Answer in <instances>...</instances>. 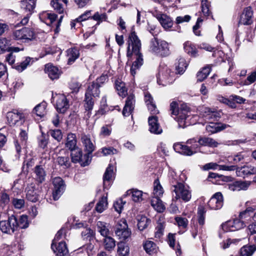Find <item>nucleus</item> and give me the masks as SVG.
I'll list each match as a JSON object with an SVG mask.
<instances>
[{
    "mask_svg": "<svg viewBox=\"0 0 256 256\" xmlns=\"http://www.w3.org/2000/svg\"><path fill=\"white\" fill-rule=\"evenodd\" d=\"M127 44V56H134V61L130 68V72L134 76L136 70L144 64L143 56L140 52L141 42L134 32H132L129 35Z\"/></svg>",
    "mask_w": 256,
    "mask_h": 256,
    "instance_id": "1",
    "label": "nucleus"
},
{
    "mask_svg": "<svg viewBox=\"0 0 256 256\" xmlns=\"http://www.w3.org/2000/svg\"><path fill=\"white\" fill-rule=\"evenodd\" d=\"M172 114L176 116L174 118L178 122L179 128H184L190 124L188 118L190 116V112L186 106H182L178 109V104L176 102H172L170 104Z\"/></svg>",
    "mask_w": 256,
    "mask_h": 256,
    "instance_id": "2",
    "label": "nucleus"
},
{
    "mask_svg": "<svg viewBox=\"0 0 256 256\" xmlns=\"http://www.w3.org/2000/svg\"><path fill=\"white\" fill-rule=\"evenodd\" d=\"M170 44L164 40H158L154 38L150 42V51L162 57H166L170 54Z\"/></svg>",
    "mask_w": 256,
    "mask_h": 256,
    "instance_id": "3",
    "label": "nucleus"
},
{
    "mask_svg": "<svg viewBox=\"0 0 256 256\" xmlns=\"http://www.w3.org/2000/svg\"><path fill=\"white\" fill-rule=\"evenodd\" d=\"M176 73L164 64H161L159 68V72L157 76V82L158 84L163 86L172 84L175 80Z\"/></svg>",
    "mask_w": 256,
    "mask_h": 256,
    "instance_id": "4",
    "label": "nucleus"
},
{
    "mask_svg": "<svg viewBox=\"0 0 256 256\" xmlns=\"http://www.w3.org/2000/svg\"><path fill=\"white\" fill-rule=\"evenodd\" d=\"M173 191L176 194L174 198L176 200L182 198L185 202H188L192 197L191 192L188 185L182 182H178L173 186Z\"/></svg>",
    "mask_w": 256,
    "mask_h": 256,
    "instance_id": "5",
    "label": "nucleus"
},
{
    "mask_svg": "<svg viewBox=\"0 0 256 256\" xmlns=\"http://www.w3.org/2000/svg\"><path fill=\"white\" fill-rule=\"evenodd\" d=\"M115 234L122 240H125L130 236L131 232L128 228L126 220L122 219L118 222L115 228Z\"/></svg>",
    "mask_w": 256,
    "mask_h": 256,
    "instance_id": "6",
    "label": "nucleus"
},
{
    "mask_svg": "<svg viewBox=\"0 0 256 256\" xmlns=\"http://www.w3.org/2000/svg\"><path fill=\"white\" fill-rule=\"evenodd\" d=\"M52 184L54 185L52 197L54 200H56L64 192L66 185L63 180L60 177L54 178L53 179Z\"/></svg>",
    "mask_w": 256,
    "mask_h": 256,
    "instance_id": "7",
    "label": "nucleus"
},
{
    "mask_svg": "<svg viewBox=\"0 0 256 256\" xmlns=\"http://www.w3.org/2000/svg\"><path fill=\"white\" fill-rule=\"evenodd\" d=\"M246 226V222L240 219L229 220L222 225L224 232H234L243 228Z\"/></svg>",
    "mask_w": 256,
    "mask_h": 256,
    "instance_id": "8",
    "label": "nucleus"
},
{
    "mask_svg": "<svg viewBox=\"0 0 256 256\" xmlns=\"http://www.w3.org/2000/svg\"><path fill=\"white\" fill-rule=\"evenodd\" d=\"M16 224V216H12L8 221H1L0 222V229L4 233L12 234L15 230V224Z\"/></svg>",
    "mask_w": 256,
    "mask_h": 256,
    "instance_id": "9",
    "label": "nucleus"
},
{
    "mask_svg": "<svg viewBox=\"0 0 256 256\" xmlns=\"http://www.w3.org/2000/svg\"><path fill=\"white\" fill-rule=\"evenodd\" d=\"M208 206L210 210H218L221 208L223 206V196L220 192L216 193L209 200Z\"/></svg>",
    "mask_w": 256,
    "mask_h": 256,
    "instance_id": "10",
    "label": "nucleus"
},
{
    "mask_svg": "<svg viewBox=\"0 0 256 256\" xmlns=\"http://www.w3.org/2000/svg\"><path fill=\"white\" fill-rule=\"evenodd\" d=\"M34 38V32L28 28H23L17 30V40L28 42Z\"/></svg>",
    "mask_w": 256,
    "mask_h": 256,
    "instance_id": "11",
    "label": "nucleus"
},
{
    "mask_svg": "<svg viewBox=\"0 0 256 256\" xmlns=\"http://www.w3.org/2000/svg\"><path fill=\"white\" fill-rule=\"evenodd\" d=\"M254 20V13L252 8H246L240 16V23L244 25L251 24Z\"/></svg>",
    "mask_w": 256,
    "mask_h": 256,
    "instance_id": "12",
    "label": "nucleus"
},
{
    "mask_svg": "<svg viewBox=\"0 0 256 256\" xmlns=\"http://www.w3.org/2000/svg\"><path fill=\"white\" fill-rule=\"evenodd\" d=\"M135 102L134 96V94L129 95L126 98L122 110V114L124 116H128L132 114L135 106Z\"/></svg>",
    "mask_w": 256,
    "mask_h": 256,
    "instance_id": "13",
    "label": "nucleus"
},
{
    "mask_svg": "<svg viewBox=\"0 0 256 256\" xmlns=\"http://www.w3.org/2000/svg\"><path fill=\"white\" fill-rule=\"evenodd\" d=\"M256 174V168L251 165H244L238 167L236 174L238 176L244 178L248 175Z\"/></svg>",
    "mask_w": 256,
    "mask_h": 256,
    "instance_id": "14",
    "label": "nucleus"
},
{
    "mask_svg": "<svg viewBox=\"0 0 256 256\" xmlns=\"http://www.w3.org/2000/svg\"><path fill=\"white\" fill-rule=\"evenodd\" d=\"M38 190L34 184L32 183L26 188V198L28 200L35 202L38 200Z\"/></svg>",
    "mask_w": 256,
    "mask_h": 256,
    "instance_id": "15",
    "label": "nucleus"
},
{
    "mask_svg": "<svg viewBox=\"0 0 256 256\" xmlns=\"http://www.w3.org/2000/svg\"><path fill=\"white\" fill-rule=\"evenodd\" d=\"M230 127V126L229 124H225L210 122L206 125V128L208 132L212 134L220 132Z\"/></svg>",
    "mask_w": 256,
    "mask_h": 256,
    "instance_id": "16",
    "label": "nucleus"
},
{
    "mask_svg": "<svg viewBox=\"0 0 256 256\" xmlns=\"http://www.w3.org/2000/svg\"><path fill=\"white\" fill-rule=\"evenodd\" d=\"M251 184L250 181H236L233 183L228 184V188L229 190L234 192L241 190H246Z\"/></svg>",
    "mask_w": 256,
    "mask_h": 256,
    "instance_id": "17",
    "label": "nucleus"
},
{
    "mask_svg": "<svg viewBox=\"0 0 256 256\" xmlns=\"http://www.w3.org/2000/svg\"><path fill=\"white\" fill-rule=\"evenodd\" d=\"M148 122L149 125V130L150 132L157 134H160L162 132V130L158 122L157 116H150Z\"/></svg>",
    "mask_w": 256,
    "mask_h": 256,
    "instance_id": "18",
    "label": "nucleus"
},
{
    "mask_svg": "<svg viewBox=\"0 0 256 256\" xmlns=\"http://www.w3.org/2000/svg\"><path fill=\"white\" fill-rule=\"evenodd\" d=\"M114 167L110 164L106 168L103 176V183L104 189H108L110 185L112 176H114Z\"/></svg>",
    "mask_w": 256,
    "mask_h": 256,
    "instance_id": "19",
    "label": "nucleus"
},
{
    "mask_svg": "<svg viewBox=\"0 0 256 256\" xmlns=\"http://www.w3.org/2000/svg\"><path fill=\"white\" fill-rule=\"evenodd\" d=\"M155 16L164 29L168 30L172 27L173 21L167 15L162 13H158L155 15Z\"/></svg>",
    "mask_w": 256,
    "mask_h": 256,
    "instance_id": "20",
    "label": "nucleus"
},
{
    "mask_svg": "<svg viewBox=\"0 0 256 256\" xmlns=\"http://www.w3.org/2000/svg\"><path fill=\"white\" fill-rule=\"evenodd\" d=\"M68 106V102L66 97L64 95H60L58 97L56 104L57 110L61 113H64Z\"/></svg>",
    "mask_w": 256,
    "mask_h": 256,
    "instance_id": "21",
    "label": "nucleus"
},
{
    "mask_svg": "<svg viewBox=\"0 0 256 256\" xmlns=\"http://www.w3.org/2000/svg\"><path fill=\"white\" fill-rule=\"evenodd\" d=\"M81 141L88 154H90L94 151L95 146L92 142L90 136L82 133L81 134Z\"/></svg>",
    "mask_w": 256,
    "mask_h": 256,
    "instance_id": "22",
    "label": "nucleus"
},
{
    "mask_svg": "<svg viewBox=\"0 0 256 256\" xmlns=\"http://www.w3.org/2000/svg\"><path fill=\"white\" fill-rule=\"evenodd\" d=\"M127 194L131 195L132 200L134 202H140L146 198V193L138 189H132L127 191Z\"/></svg>",
    "mask_w": 256,
    "mask_h": 256,
    "instance_id": "23",
    "label": "nucleus"
},
{
    "mask_svg": "<svg viewBox=\"0 0 256 256\" xmlns=\"http://www.w3.org/2000/svg\"><path fill=\"white\" fill-rule=\"evenodd\" d=\"M100 86L98 83H95L94 82L90 84L86 90L85 95L89 96H92V98L98 97L100 90H99Z\"/></svg>",
    "mask_w": 256,
    "mask_h": 256,
    "instance_id": "24",
    "label": "nucleus"
},
{
    "mask_svg": "<svg viewBox=\"0 0 256 256\" xmlns=\"http://www.w3.org/2000/svg\"><path fill=\"white\" fill-rule=\"evenodd\" d=\"M45 72L52 80L59 78L60 73L58 68L52 64H48L46 65Z\"/></svg>",
    "mask_w": 256,
    "mask_h": 256,
    "instance_id": "25",
    "label": "nucleus"
},
{
    "mask_svg": "<svg viewBox=\"0 0 256 256\" xmlns=\"http://www.w3.org/2000/svg\"><path fill=\"white\" fill-rule=\"evenodd\" d=\"M36 6V0H22L20 2V8L28 14H32Z\"/></svg>",
    "mask_w": 256,
    "mask_h": 256,
    "instance_id": "26",
    "label": "nucleus"
},
{
    "mask_svg": "<svg viewBox=\"0 0 256 256\" xmlns=\"http://www.w3.org/2000/svg\"><path fill=\"white\" fill-rule=\"evenodd\" d=\"M200 110L202 112L204 113V116L208 117V118H214V120H217L221 117L222 112H220L212 110L208 107L202 106Z\"/></svg>",
    "mask_w": 256,
    "mask_h": 256,
    "instance_id": "27",
    "label": "nucleus"
},
{
    "mask_svg": "<svg viewBox=\"0 0 256 256\" xmlns=\"http://www.w3.org/2000/svg\"><path fill=\"white\" fill-rule=\"evenodd\" d=\"M76 144L77 140L76 134L73 133L68 134L65 143L66 147L70 150H74L75 148H78Z\"/></svg>",
    "mask_w": 256,
    "mask_h": 256,
    "instance_id": "28",
    "label": "nucleus"
},
{
    "mask_svg": "<svg viewBox=\"0 0 256 256\" xmlns=\"http://www.w3.org/2000/svg\"><path fill=\"white\" fill-rule=\"evenodd\" d=\"M34 173L35 179L38 182L41 184L45 181L46 172L41 166H36L34 168Z\"/></svg>",
    "mask_w": 256,
    "mask_h": 256,
    "instance_id": "29",
    "label": "nucleus"
},
{
    "mask_svg": "<svg viewBox=\"0 0 256 256\" xmlns=\"http://www.w3.org/2000/svg\"><path fill=\"white\" fill-rule=\"evenodd\" d=\"M66 56L68 57V64H72L79 57V50L76 48H72L66 50Z\"/></svg>",
    "mask_w": 256,
    "mask_h": 256,
    "instance_id": "30",
    "label": "nucleus"
},
{
    "mask_svg": "<svg viewBox=\"0 0 256 256\" xmlns=\"http://www.w3.org/2000/svg\"><path fill=\"white\" fill-rule=\"evenodd\" d=\"M198 142L200 146L212 148H216L218 145V143L214 139L206 136L200 137L198 139Z\"/></svg>",
    "mask_w": 256,
    "mask_h": 256,
    "instance_id": "31",
    "label": "nucleus"
},
{
    "mask_svg": "<svg viewBox=\"0 0 256 256\" xmlns=\"http://www.w3.org/2000/svg\"><path fill=\"white\" fill-rule=\"evenodd\" d=\"M143 247L146 252L152 254L158 252V248L156 244L152 241L148 240L143 244Z\"/></svg>",
    "mask_w": 256,
    "mask_h": 256,
    "instance_id": "32",
    "label": "nucleus"
},
{
    "mask_svg": "<svg viewBox=\"0 0 256 256\" xmlns=\"http://www.w3.org/2000/svg\"><path fill=\"white\" fill-rule=\"evenodd\" d=\"M151 205L158 212H162L165 210V206L160 198L152 197L151 200Z\"/></svg>",
    "mask_w": 256,
    "mask_h": 256,
    "instance_id": "33",
    "label": "nucleus"
},
{
    "mask_svg": "<svg viewBox=\"0 0 256 256\" xmlns=\"http://www.w3.org/2000/svg\"><path fill=\"white\" fill-rule=\"evenodd\" d=\"M184 48L186 52L192 56H196L198 54V50L191 42L187 41L184 44Z\"/></svg>",
    "mask_w": 256,
    "mask_h": 256,
    "instance_id": "34",
    "label": "nucleus"
},
{
    "mask_svg": "<svg viewBox=\"0 0 256 256\" xmlns=\"http://www.w3.org/2000/svg\"><path fill=\"white\" fill-rule=\"evenodd\" d=\"M84 102V106L85 108L86 112H87L86 114L88 117L90 118L91 114V111L92 110L94 105V98L92 96H88L85 95Z\"/></svg>",
    "mask_w": 256,
    "mask_h": 256,
    "instance_id": "35",
    "label": "nucleus"
},
{
    "mask_svg": "<svg viewBox=\"0 0 256 256\" xmlns=\"http://www.w3.org/2000/svg\"><path fill=\"white\" fill-rule=\"evenodd\" d=\"M255 208L248 207L246 210L240 214V218L241 220H248L250 218L253 216L254 218H256V213L254 214Z\"/></svg>",
    "mask_w": 256,
    "mask_h": 256,
    "instance_id": "36",
    "label": "nucleus"
},
{
    "mask_svg": "<svg viewBox=\"0 0 256 256\" xmlns=\"http://www.w3.org/2000/svg\"><path fill=\"white\" fill-rule=\"evenodd\" d=\"M138 227L140 230H143L150 223L151 220L144 216H140L138 217Z\"/></svg>",
    "mask_w": 256,
    "mask_h": 256,
    "instance_id": "37",
    "label": "nucleus"
},
{
    "mask_svg": "<svg viewBox=\"0 0 256 256\" xmlns=\"http://www.w3.org/2000/svg\"><path fill=\"white\" fill-rule=\"evenodd\" d=\"M117 253L118 256H128L130 253V248L128 244L124 242L118 244Z\"/></svg>",
    "mask_w": 256,
    "mask_h": 256,
    "instance_id": "38",
    "label": "nucleus"
},
{
    "mask_svg": "<svg viewBox=\"0 0 256 256\" xmlns=\"http://www.w3.org/2000/svg\"><path fill=\"white\" fill-rule=\"evenodd\" d=\"M188 66V64L186 60L182 58H180L178 64L176 66V74H182L185 72Z\"/></svg>",
    "mask_w": 256,
    "mask_h": 256,
    "instance_id": "39",
    "label": "nucleus"
},
{
    "mask_svg": "<svg viewBox=\"0 0 256 256\" xmlns=\"http://www.w3.org/2000/svg\"><path fill=\"white\" fill-rule=\"evenodd\" d=\"M56 250L58 256H69L68 250L65 242H60Z\"/></svg>",
    "mask_w": 256,
    "mask_h": 256,
    "instance_id": "40",
    "label": "nucleus"
},
{
    "mask_svg": "<svg viewBox=\"0 0 256 256\" xmlns=\"http://www.w3.org/2000/svg\"><path fill=\"white\" fill-rule=\"evenodd\" d=\"M116 88L120 96L124 97L126 95L127 89L125 86V84L123 82L120 80H117L116 82Z\"/></svg>",
    "mask_w": 256,
    "mask_h": 256,
    "instance_id": "41",
    "label": "nucleus"
},
{
    "mask_svg": "<svg viewBox=\"0 0 256 256\" xmlns=\"http://www.w3.org/2000/svg\"><path fill=\"white\" fill-rule=\"evenodd\" d=\"M255 250L253 246H244L240 250V256H252Z\"/></svg>",
    "mask_w": 256,
    "mask_h": 256,
    "instance_id": "42",
    "label": "nucleus"
},
{
    "mask_svg": "<svg viewBox=\"0 0 256 256\" xmlns=\"http://www.w3.org/2000/svg\"><path fill=\"white\" fill-rule=\"evenodd\" d=\"M71 151L72 160L74 163L82 161V151L78 148Z\"/></svg>",
    "mask_w": 256,
    "mask_h": 256,
    "instance_id": "43",
    "label": "nucleus"
},
{
    "mask_svg": "<svg viewBox=\"0 0 256 256\" xmlns=\"http://www.w3.org/2000/svg\"><path fill=\"white\" fill-rule=\"evenodd\" d=\"M206 210L204 206H200L198 209V222L200 226L204 224Z\"/></svg>",
    "mask_w": 256,
    "mask_h": 256,
    "instance_id": "44",
    "label": "nucleus"
},
{
    "mask_svg": "<svg viewBox=\"0 0 256 256\" xmlns=\"http://www.w3.org/2000/svg\"><path fill=\"white\" fill-rule=\"evenodd\" d=\"M107 206V198L106 197L102 196L97 203L95 208L97 212L101 213L106 209Z\"/></svg>",
    "mask_w": 256,
    "mask_h": 256,
    "instance_id": "45",
    "label": "nucleus"
},
{
    "mask_svg": "<svg viewBox=\"0 0 256 256\" xmlns=\"http://www.w3.org/2000/svg\"><path fill=\"white\" fill-rule=\"evenodd\" d=\"M104 244L106 250L110 251L114 248L116 246L114 240L110 236H106L104 239Z\"/></svg>",
    "mask_w": 256,
    "mask_h": 256,
    "instance_id": "46",
    "label": "nucleus"
},
{
    "mask_svg": "<svg viewBox=\"0 0 256 256\" xmlns=\"http://www.w3.org/2000/svg\"><path fill=\"white\" fill-rule=\"evenodd\" d=\"M210 3L208 2V0H202V12L204 14V16L206 18L208 17L211 14V12L210 10Z\"/></svg>",
    "mask_w": 256,
    "mask_h": 256,
    "instance_id": "47",
    "label": "nucleus"
},
{
    "mask_svg": "<svg viewBox=\"0 0 256 256\" xmlns=\"http://www.w3.org/2000/svg\"><path fill=\"white\" fill-rule=\"evenodd\" d=\"M164 190L160 182L158 181H155L154 186L153 197L160 198L162 196Z\"/></svg>",
    "mask_w": 256,
    "mask_h": 256,
    "instance_id": "48",
    "label": "nucleus"
},
{
    "mask_svg": "<svg viewBox=\"0 0 256 256\" xmlns=\"http://www.w3.org/2000/svg\"><path fill=\"white\" fill-rule=\"evenodd\" d=\"M96 225L98 230L100 233L101 235L105 238L108 236L109 230L107 228L106 224L102 222H98Z\"/></svg>",
    "mask_w": 256,
    "mask_h": 256,
    "instance_id": "49",
    "label": "nucleus"
},
{
    "mask_svg": "<svg viewBox=\"0 0 256 256\" xmlns=\"http://www.w3.org/2000/svg\"><path fill=\"white\" fill-rule=\"evenodd\" d=\"M46 104V103H41L38 104L33 110V112L38 116H42L45 114Z\"/></svg>",
    "mask_w": 256,
    "mask_h": 256,
    "instance_id": "50",
    "label": "nucleus"
},
{
    "mask_svg": "<svg viewBox=\"0 0 256 256\" xmlns=\"http://www.w3.org/2000/svg\"><path fill=\"white\" fill-rule=\"evenodd\" d=\"M246 158V155L244 152H238L234 156H230L229 159L231 162L234 164H236L243 161Z\"/></svg>",
    "mask_w": 256,
    "mask_h": 256,
    "instance_id": "51",
    "label": "nucleus"
},
{
    "mask_svg": "<svg viewBox=\"0 0 256 256\" xmlns=\"http://www.w3.org/2000/svg\"><path fill=\"white\" fill-rule=\"evenodd\" d=\"M174 220L179 228H186L187 227L188 222L186 218L178 216L175 218Z\"/></svg>",
    "mask_w": 256,
    "mask_h": 256,
    "instance_id": "52",
    "label": "nucleus"
},
{
    "mask_svg": "<svg viewBox=\"0 0 256 256\" xmlns=\"http://www.w3.org/2000/svg\"><path fill=\"white\" fill-rule=\"evenodd\" d=\"M29 225L28 216L26 215H22L20 218L19 222H17V226L20 228H26Z\"/></svg>",
    "mask_w": 256,
    "mask_h": 256,
    "instance_id": "53",
    "label": "nucleus"
},
{
    "mask_svg": "<svg viewBox=\"0 0 256 256\" xmlns=\"http://www.w3.org/2000/svg\"><path fill=\"white\" fill-rule=\"evenodd\" d=\"M50 4L53 8L59 14H62L64 8L62 5L60 3L59 0H52Z\"/></svg>",
    "mask_w": 256,
    "mask_h": 256,
    "instance_id": "54",
    "label": "nucleus"
},
{
    "mask_svg": "<svg viewBox=\"0 0 256 256\" xmlns=\"http://www.w3.org/2000/svg\"><path fill=\"white\" fill-rule=\"evenodd\" d=\"M56 160L60 165L66 168H68L70 166V162L68 156H58Z\"/></svg>",
    "mask_w": 256,
    "mask_h": 256,
    "instance_id": "55",
    "label": "nucleus"
},
{
    "mask_svg": "<svg viewBox=\"0 0 256 256\" xmlns=\"http://www.w3.org/2000/svg\"><path fill=\"white\" fill-rule=\"evenodd\" d=\"M91 18L98 22V24H99L102 22L106 20L107 16L106 13L100 14L98 12H96Z\"/></svg>",
    "mask_w": 256,
    "mask_h": 256,
    "instance_id": "56",
    "label": "nucleus"
},
{
    "mask_svg": "<svg viewBox=\"0 0 256 256\" xmlns=\"http://www.w3.org/2000/svg\"><path fill=\"white\" fill-rule=\"evenodd\" d=\"M6 118L10 126H14L16 124V114L14 112H8L6 114Z\"/></svg>",
    "mask_w": 256,
    "mask_h": 256,
    "instance_id": "57",
    "label": "nucleus"
},
{
    "mask_svg": "<svg viewBox=\"0 0 256 256\" xmlns=\"http://www.w3.org/2000/svg\"><path fill=\"white\" fill-rule=\"evenodd\" d=\"M13 50L12 52H10L6 58V61L8 63L12 66V68H16V66L14 63L15 62V58L16 56L14 54V52H16V48H12Z\"/></svg>",
    "mask_w": 256,
    "mask_h": 256,
    "instance_id": "58",
    "label": "nucleus"
},
{
    "mask_svg": "<svg viewBox=\"0 0 256 256\" xmlns=\"http://www.w3.org/2000/svg\"><path fill=\"white\" fill-rule=\"evenodd\" d=\"M48 137L42 133V136L38 138L39 146L43 149L46 148L48 144Z\"/></svg>",
    "mask_w": 256,
    "mask_h": 256,
    "instance_id": "59",
    "label": "nucleus"
},
{
    "mask_svg": "<svg viewBox=\"0 0 256 256\" xmlns=\"http://www.w3.org/2000/svg\"><path fill=\"white\" fill-rule=\"evenodd\" d=\"M49 133L51 136L58 142H60L62 140V135L60 130H50Z\"/></svg>",
    "mask_w": 256,
    "mask_h": 256,
    "instance_id": "60",
    "label": "nucleus"
},
{
    "mask_svg": "<svg viewBox=\"0 0 256 256\" xmlns=\"http://www.w3.org/2000/svg\"><path fill=\"white\" fill-rule=\"evenodd\" d=\"M125 204L126 202L123 201L122 199H119L114 202V208L120 214L122 212L124 205Z\"/></svg>",
    "mask_w": 256,
    "mask_h": 256,
    "instance_id": "61",
    "label": "nucleus"
},
{
    "mask_svg": "<svg viewBox=\"0 0 256 256\" xmlns=\"http://www.w3.org/2000/svg\"><path fill=\"white\" fill-rule=\"evenodd\" d=\"M102 152L104 156H106L116 154L118 151L112 147H104L102 148Z\"/></svg>",
    "mask_w": 256,
    "mask_h": 256,
    "instance_id": "62",
    "label": "nucleus"
},
{
    "mask_svg": "<svg viewBox=\"0 0 256 256\" xmlns=\"http://www.w3.org/2000/svg\"><path fill=\"white\" fill-rule=\"evenodd\" d=\"M31 58L30 57L26 58V60L20 63V66H17V71L22 72L28 65L30 64Z\"/></svg>",
    "mask_w": 256,
    "mask_h": 256,
    "instance_id": "63",
    "label": "nucleus"
},
{
    "mask_svg": "<svg viewBox=\"0 0 256 256\" xmlns=\"http://www.w3.org/2000/svg\"><path fill=\"white\" fill-rule=\"evenodd\" d=\"M8 42L6 38H0V53L7 50L9 47L8 46Z\"/></svg>",
    "mask_w": 256,
    "mask_h": 256,
    "instance_id": "64",
    "label": "nucleus"
}]
</instances>
